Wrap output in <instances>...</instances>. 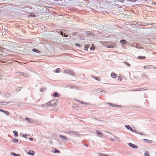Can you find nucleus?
I'll return each mask as SVG.
<instances>
[{
    "label": "nucleus",
    "instance_id": "nucleus-32",
    "mask_svg": "<svg viewBox=\"0 0 156 156\" xmlns=\"http://www.w3.org/2000/svg\"><path fill=\"white\" fill-rule=\"evenodd\" d=\"M75 44L76 46L79 47H80L81 46L80 44L78 43H76Z\"/></svg>",
    "mask_w": 156,
    "mask_h": 156
},
{
    "label": "nucleus",
    "instance_id": "nucleus-13",
    "mask_svg": "<svg viewBox=\"0 0 156 156\" xmlns=\"http://www.w3.org/2000/svg\"><path fill=\"white\" fill-rule=\"evenodd\" d=\"M90 47V45L88 44H86L85 46L84 50L86 51L88 50V49Z\"/></svg>",
    "mask_w": 156,
    "mask_h": 156
},
{
    "label": "nucleus",
    "instance_id": "nucleus-9",
    "mask_svg": "<svg viewBox=\"0 0 156 156\" xmlns=\"http://www.w3.org/2000/svg\"><path fill=\"white\" fill-rule=\"evenodd\" d=\"M144 140L145 141V142L147 143H151L152 142L151 140H149L147 139H144Z\"/></svg>",
    "mask_w": 156,
    "mask_h": 156
},
{
    "label": "nucleus",
    "instance_id": "nucleus-33",
    "mask_svg": "<svg viewBox=\"0 0 156 156\" xmlns=\"http://www.w3.org/2000/svg\"><path fill=\"white\" fill-rule=\"evenodd\" d=\"M113 45H109L108 47V48H113Z\"/></svg>",
    "mask_w": 156,
    "mask_h": 156
},
{
    "label": "nucleus",
    "instance_id": "nucleus-38",
    "mask_svg": "<svg viewBox=\"0 0 156 156\" xmlns=\"http://www.w3.org/2000/svg\"><path fill=\"white\" fill-rule=\"evenodd\" d=\"M121 105H118V106H116V107H121Z\"/></svg>",
    "mask_w": 156,
    "mask_h": 156
},
{
    "label": "nucleus",
    "instance_id": "nucleus-14",
    "mask_svg": "<svg viewBox=\"0 0 156 156\" xmlns=\"http://www.w3.org/2000/svg\"><path fill=\"white\" fill-rule=\"evenodd\" d=\"M151 66H144V69H150Z\"/></svg>",
    "mask_w": 156,
    "mask_h": 156
},
{
    "label": "nucleus",
    "instance_id": "nucleus-3",
    "mask_svg": "<svg viewBox=\"0 0 156 156\" xmlns=\"http://www.w3.org/2000/svg\"><path fill=\"white\" fill-rule=\"evenodd\" d=\"M111 76L113 78H115L117 77V75L114 73H112L111 74Z\"/></svg>",
    "mask_w": 156,
    "mask_h": 156
},
{
    "label": "nucleus",
    "instance_id": "nucleus-15",
    "mask_svg": "<svg viewBox=\"0 0 156 156\" xmlns=\"http://www.w3.org/2000/svg\"><path fill=\"white\" fill-rule=\"evenodd\" d=\"M138 58L139 59H145L146 58V57L145 56H140L138 57Z\"/></svg>",
    "mask_w": 156,
    "mask_h": 156
},
{
    "label": "nucleus",
    "instance_id": "nucleus-21",
    "mask_svg": "<svg viewBox=\"0 0 156 156\" xmlns=\"http://www.w3.org/2000/svg\"><path fill=\"white\" fill-rule=\"evenodd\" d=\"M60 71H61V69L60 68H58L56 69L55 71V72L56 73H58L60 72Z\"/></svg>",
    "mask_w": 156,
    "mask_h": 156
},
{
    "label": "nucleus",
    "instance_id": "nucleus-28",
    "mask_svg": "<svg viewBox=\"0 0 156 156\" xmlns=\"http://www.w3.org/2000/svg\"><path fill=\"white\" fill-rule=\"evenodd\" d=\"M36 16L35 15L31 14L29 15V17H35Z\"/></svg>",
    "mask_w": 156,
    "mask_h": 156
},
{
    "label": "nucleus",
    "instance_id": "nucleus-11",
    "mask_svg": "<svg viewBox=\"0 0 156 156\" xmlns=\"http://www.w3.org/2000/svg\"><path fill=\"white\" fill-rule=\"evenodd\" d=\"M93 77L94 79H95L98 81H100L101 80L100 78L98 77H96V76H93Z\"/></svg>",
    "mask_w": 156,
    "mask_h": 156
},
{
    "label": "nucleus",
    "instance_id": "nucleus-20",
    "mask_svg": "<svg viewBox=\"0 0 156 156\" xmlns=\"http://www.w3.org/2000/svg\"><path fill=\"white\" fill-rule=\"evenodd\" d=\"M120 42L122 44H125L126 43V41L125 40H122L120 41Z\"/></svg>",
    "mask_w": 156,
    "mask_h": 156
},
{
    "label": "nucleus",
    "instance_id": "nucleus-40",
    "mask_svg": "<svg viewBox=\"0 0 156 156\" xmlns=\"http://www.w3.org/2000/svg\"><path fill=\"white\" fill-rule=\"evenodd\" d=\"M155 53L156 54V52H155Z\"/></svg>",
    "mask_w": 156,
    "mask_h": 156
},
{
    "label": "nucleus",
    "instance_id": "nucleus-12",
    "mask_svg": "<svg viewBox=\"0 0 156 156\" xmlns=\"http://www.w3.org/2000/svg\"><path fill=\"white\" fill-rule=\"evenodd\" d=\"M96 132L97 134L99 136H102L103 135V134L101 133L98 131V130H97Z\"/></svg>",
    "mask_w": 156,
    "mask_h": 156
},
{
    "label": "nucleus",
    "instance_id": "nucleus-23",
    "mask_svg": "<svg viewBox=\"0 0 156 156\" xmlns=\"http://www.w3.org/2000/svg\"><path fill=\"white\" fill-rule=\"evenodd\" d=\"M12 141L13 142L17 143L18 142V140L16 139H14L12 140Z\"/></svg>",
    "mask_w": 156,
    "mask_h": 156
},
{
    "label": "nucleus",
    "instance_id": "nucleus-24",
    "mask_svg": "<svg viewBox=\"0 0 156 156\" xmlns=\"http://www.w3.org/2000/svg\"><path fill=\"white\" fill-rule=\"evenodd\" d=\"M32 51L34 52H36L37 53H38L39 51L38 50L36 49H32Z\"/></svg>",
    "mask_w": 156,
    "mask_h": 156
},
{
    "label": "nucleus",
    "instance_id": "nucleus-18",
    "mask_svg": "<svg viewBox=\"0 0 156 156\" xmlns=\"http://www.w3.org/2000/svg\"><path fill=\"white\" fill-rule=\"evenodd\" d=\"M70 70L68 69H66L64 71V73L65 74H68Z\"/></svg>",
    "mask_w": 156,
    "mask_h": 156
},
{
    "label": "nucleus",
    "instance_id": "nucleus-5",
    "mask_svg": "<svg viewBox=\"0 0 156 156\" xmlns=\"http://www.w3.org/2000/svg\"><path fill=\"white\" fill-rule=\"evenodd\" d=\"M125 127L128 129L130 130L132 132H133V130L129 125H126Z\"/></svg>",
    "mask_w": 156,
    "mask_h": 156
},
{
    "label": "nucleus",
    "instance_id": "nucleus-31",
    "mask_svg": "<svg viewBox=\"0 0 156 156\" xmlns=\"http://www.w3.org/2000/svg\"><path fill=\"white\" fill-rule=\"evenodd\" d=\"M124 63L125 64H126L127 65V66L129 67L130 66V64L129 63H128V62H124Z\"/></svg>",
    "mask_w": 156,
    "mask_h": 156
},
{
    "label": "nucleus",
    "instance_id": "nucleus-16",
    "mask_svg": "<svg viewBox=\"0 0 156 156\" xmlns=\"http://www.w3.org/2000/svg\"><path fill=\"white\" fill-rule=\"evenodd\" d=\"M60 137L62 138V139H63V140H66L67 139V138L65 136H63V135H60Z\"/></svg>",
    "mask_w": 156,
    "mask_h": 156
},
{
    "label": "nucleus",
    "instance_id": "nucleus-26",
    "mask_svg": "<svg viewBox=\"0 0 156 156\" xmlns=\"http://www.w3.org/2000/svg\"><path fill=\"white\" fill-rule=\"evenodd\" d=\"M25 119L27 121L30 122L31 121V119H29L27 117H26L25 118Z\"/></svg>",
    "mask_w": 156,
    "mask_h": 156
},
{
    "label": "nucleus",
    "instance_id": "nucleus-6",
    "mask_svg": "<svg viewBox=\"0 0 156 156\" xmlns=\"http://www.w3.org/2000/svg\"><path fill=\"white\" fill-rule=\"evenodd\" d=\"M75 100L79 102L80 103H81L83 104H84V105H89V104L85 102H83L82 101H80V100H78L76 99H75Z\"/></svg>",
    "mask_w": 156,
    "mask_h": 156
},
{
    "label": "nucleus",
    "instance_id": "nucleus-37",
    "mask_svg": "<svg viewBox=\"0 0 156 156\" xmlns=\"http://www.w3.org/2000/svg\"><path fill=\"white\" fill-rule=\"evenodd\" d=\"M60 33H61V34L62 36H63V33L62 32V31H60Z\"/></svg>",
    "mask_w": 156,
    "mask_h": 156
},
{
    "label": "nucleus",
    "instance_id": "nucleus-39",
    "mask_svg": "<svg viewBox=\"0 0 156 156\" xmlns=\"http://www.w3.org/2000/svg\"><path fill=\"white\" fill-rule=\"evenodd\" d=\"M155 28L156 29V26L155 27Z\"/></svg>",
    "mask_w": 156,
    "mask_h": 156
},
{
    "label": "nucleus",
    "instance_id": "nucleus-8",
    "mask_svg": "<svg viewBox=\"0 0 156 156\" xmlns=\"http://www.w3.org/2000/svg\"><path fill=\"white\" fill-rule=\"evenodd\" d=\"M28 154L31 155H33L34 154V152L33 151L30 150L28 152Z\"/></svg>",
    "mask_w": 156,
    "mask_h": 156
},
{
    "label": "nucleus",
    "instance_id": "nucleus-7",
    "mask_svg": "<svg viewBox=\"0 0 156 156\" xmlns=\"http://www.w3.org/2000/svg\"><path fill=\"white\" fill-rule=\"evenodd\" d=\"M53 96L54 97H59V95H58V93L57 92H55V93H54Z\"/></svg>",
    "mask_w": 156,
    "mask_h": 156
},
{
    "label": "nucleus",
    "instance_id": "nucleus-2",
    "mask_svg": "<svg viewBox=\"0 0 156 156\" xmlns=\"http://www.w3.org/2000/svg\"><path fill=\"white\" fill-rule=\"evenodd\" d=\"M128 145L133 148H138L137 146L131 143H129Z\"/></svg>",
    "mask_w": 156,
    "mask_h": 156
},
{
    "label": "nucleus",
    "instance_id": "nucleus-35",
    "mask_svg": "<svg viewBox=\"0 0 156 156\" xmlns=\"http://www.w3.org/2000/svg\"><path fill=\"white\" fill-rule=\"evenodd\" d=\"M5 110H3V109H1V110H0V111L1 112H3L4 113V111H5Z\"/></svg>",
    "mask_w": 156,
    "mask_h": 156
},
{
    "label": "nucleus",
    "instance_id": "nucleus-1",
    "mask_svg": "<svg viewBox=\"0 0 156 156\" xmlns=\"http://www.w3.org/2000/svg\"><path fill=\"white\" fill-rule=\"evenodd\" d=\"M57 103L58 101L57 100H54L48 102L46 104V105L48 106H51L53 107H55L56 106Z\"/></svg>",
    "mask_w": 156,
    "mask_h": 156
},
{
    "label": "nucleus",
    "instance_id": "nucleus-22",
    "mask_svg": "<svg viewBox=\"0 0 156 156\" xmlns=\"http://www.w3.org/2000/svg\"><path fill=\"white\" fill-rule=\"evenodd\" d=\"M4 113L6 115H10V113H9V112L5 111H5H4Z\"/></svg>",
    "mask_w": 156,
    "mask_h": 156
},
{
    "label": "nucleus",
    "instance_id": "nucleus-10",
    "mask_svg": "<svg viewBox=\"0 0 156 156\" xmlns=\"http://www.w3.org/2000/svg\"><path fill=\"white\" fill-rule=\"evenodd\" d=\"M150 154L149 152L147 151H145L144 152V156H149Z\"/></svg>",
    "mask_w": 156,
    "mask_h": 156
},
{
    "label": "nucleus",
    "instance_id": "nucleus-19",
    "mask_svg": "<svg viewBox=\"0 0 156 156\" xmlns=\"http://www.w3.org/2000/svg\"><path fill=\"white\" fill-rule=\"evenodd\" d=\"M13 133L14 134V136H18V132L16 131H14Z\"/></svg>",
    "mask_w": 156,
    "mask_h": 156
},
{
    "label": "nucleus",
    "instance_id": "nucleus-34",
    "mask_svg": "<svg viewBox=\"0 0 156 156\" xmlns=\"http://www.w3.org/2000/svg\"><path fill=\"white\" fill-rule=\"evenodd\" d=\"M29 140L30 141H33V139L32 138H30L29 139Z\"/></svg>",
    "mask_w": 156,
    "mask_h": 156
},
{
    "label": "nucleus",
    "instance_id": "nucleus-29",
    "mask_svg": "<svg viewBox=\"0 0 156 156\" xmlns=\"http://www.w3.org/2000/svg\"><path fill=\"white\" fill-rule=\"evenodd\" d=\"M100 156H108L107 155L104 154H100Z\"/></svg>",
    "mask_w": 156,
    "mask_h": 156
},
{
    "label": "nucleus",
    "instance_id": "nucleus-30",
    "mask_svg": "<svg viewBox=\"0 0 156 156\" xmlns=\"http://www.w3.org/2000/svg\"><path fill=\"white\" fill-rule=\"evenodd\" d=\"M118 80H119L120 81H121L122 80V77L121 76H119L118 77Z\"/></svg>",
    "mask_w": 156,
    "mask_h": 156
},
{
    "label": "nucleus",
    "instance_id": "nucleus-17",
    "mask_svg": "<svg viewBox=\"0 0 156 156\" xmlns=\"http://www.w3.org/2000/svg\"><path fill=\"white\" fill-rule=\"evenodd\" d=\"M11 154L12 155H13L14 156H20V154H16L15 153H13V152H12Z\"/></svg>",
    "mask_w": 156,
    "mask_h": 156
},
{
    "label": "nucleus",
    "instance_id": "nucleus-4",
    "mask_svg": "<svg viewBox=\"0 0 156 156\" xmlns=\"http://www.w3.org/2000/svg\"><path fill=\"white\" fill-rule=\"evenodd\" d=\"M69 75H71V76H73L75 75V73L73 71V70H70L69 73L68 74Z\"/></svg>",
    "mask_w": 156,
    "mask_h": 156
},
{
    "label": "nucleus",
    "instance_id": "nucleus-27",
    "mask_svg": "<svg viewBox=\"0 0 156 156\" xmlns=\"http://www.w3.org/2000/svg\"><path fill=\"white\" fill-rule=\"evenodd\" d=\"M95 49V47H94V45H92V47L90 48V50H94Z\"/></svg>",
    "mask_w": 156,
    "mask_h": 156
},
{
    "label": "nucleus",
    "instance_id": "nucleus-25",
    "mask_svg": "<svg viewBox=\"0 0 156 156\" xmlns=\"http://www.w3.org/2000/svg\"><path fill=\"white\" fill-rule=\"evenodd\" d=\"M108 104L109 105H110L111 106H112V107H116V106H117V105H116L114 104H111V103H109Z\"/></svg>",
    "mask_w": 156,
    "mask_h": 156
},
{
    "label": "nucleus",
    "instance_id": "nucleus-36",
    "mask_svg": "<svg viewBox=\"0 0 156 156\" xmlns=\"http://www.w3.org/2000/svg\"><path fill=\"white\" fill-rule=\"evenodd\" d=\"M59 151H58V150H57L56 151H54V152L55 153H56V152H58Z\"/></svg>",
    "mask_w": 156,
    "mask_h": 156
}]
</instances>
